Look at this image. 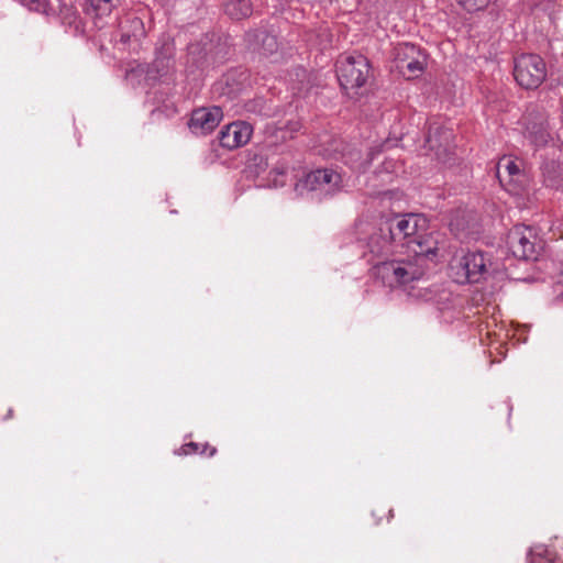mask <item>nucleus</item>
<instances>
[{"instance_id": "nucleus-21", "label": "nucleus", "mask_w": 563, "mask_h": 563, "mask_svg": "<svg viewBox=\"0 0 563 563\" xmlns=\"http://www.w3.org/2000/svg\"><path fill=\"white\" fill-rule=\"evenodd\" d=\"M216 453L217 449L209 443L188 442L183 444L179 449V454L183 455L207 454L208 456H213Z\"/></svg>"}, {"instance_id": "nucleus-16", "label": "nucleus", "mask_w": 563, "mask_h": 563, "mask_svg": "<svg viewBox=\"0 0 563 563\" xmlns=\"http://www.w3.org/2000/svg\"><path fill=\"white\" fill-rule=\"evenodd\" d=\"M367 245L369 253L375 257L387 255L394 247H396L395 242L391 241L388 232L382 231V225L379 227L378 232L371 235Z\"/></svg>"}, {"instance_id": "nucleus-28", "label": "nucleus", "mask_w": 563, "mask_h": 563, "mask_svg": "<svg viewBox=\"0 0 563 563\" xmlns=\"http://www.w3.org/2000/svg\"><path fill=\"white\" fill-rule=\"evenodd\" d=\"M286 172H287V167L285 165H283V166L274 167L271 173H274L277 176H285Z\"/></svg>"}, {"instance_id": "nucleus-2", "label": "nucleus", "mask_w": 563, "mask_h": 563, "mask_svg": "<svg viewBox=\"0 0 563 563\" xmlns=\"http://www.w3.org/2000/svg\"><path fill=\"white\" fill-rule=\"evenodd\" d=\"M428 263L419 258L393 260L373 264L374 276L389 288L406 287L426 275Z\"/></svg>"}, {"instance_id": "nucleus-12", "label": "nucleus", "mask_w": 563, "mask_h": 563, "mask_svg": "<svg viewBox=\"0 0 563 563\" xmlns=\"http://www.w3.org/2000/svg\"><path fill=\"white\" fill-rule=\"evenodd\" d=\"M253 134V126L245 121H235L225 125L219 133L220 145L234 150L249 143Z\"/></svg>"}, {"instance_id": "nucleus-7", "label": "nucleus", "mask_w": 563, "mask_h": 563, "mask_svg": "<svg viewBox=\"0 0 563 563\" xmlns=\"http://www.w3.org/2000/svg\"><path fill=\"white\" fill-rule=\"evenodd\" d=\"M397 69L408 79L421 76L427 66V54L412 43H399L394 48Z\"/></svg>"}, {"instance_id": "nucleus-22", "label": "nucleus", "mask_w": 563, "mask_h": 563, "mask_svg": "<svg viewBox=\"0 0 563 563\" xmlns=\"http://www.w3.org/2000/svg\"><path fill=\"white\" fill-rule=\"evenodd\" d=\"M119 45L121 46L120 49L122 51H129L134 52L135 54L139 53V49L141 47V40L137 33L135 32H124L122 31Z\"/></svg>"}, {"instance_id": "nucleus-3", "label": "nucleus", "mask_w": 563, "mask_h": 563, "mask_svg": "<svg viewBox=\"0 0 563 563\" xmlns=\"http://www.w3.org/2000/svg\"><path fill=\"white\" fill-rule=\"evenodd\" d=\"M371 65L362 54L341 56L336 62V76L344 90L361 88L368 79Z\"/></svg>"}, {"instance_id": "nucleus-24", "label": "nucleus", "mask_w": 563, "mask_h": 563, "mask_svg": "<svg viewBox=\"0 0 563 563\" xmlns=\"http://www.w3.org/2000/svg\"><path fill=\"white\" fill-rule=\"evenodd\" d=\"M137 60L134 59L133 63H129L125 68V79L133 86L137 87L141 84L140 74H139Z\"/></svg>"}, {"instance_id": "nucleus-17", "label": "nucleus", "mask_w": 563, "mask_h": 563, "mask_svg": "<svg viewBox=\"0 0 563 563\" xmlns=\"http://www.w3.org/2000/svg\"><path fill=\"white\" fill-rule=\"evenodd\" d=\"M224 13L232 20H243L252 15L251 0H221Z\"/></svg>"}, {"instance_id": "nucleus-4", "label": "nucleus", "mask_w": 563, "mask_h": 563, "mask_svg": "<svg viewBox=\"0 0 563 563\" xmlns=\"http://www.w3.org/2000/svg\"><path fill=\"white\" fill-rule=\"evenodd\" d=\"M514 77L525 89H537L547 78V65L537 54H521L514 60Z\"/></svg>"}, {"instance_id": "nucleus-8", "label": "nucleus", "mask_w": 563, "mask_h": 563, "mask_svg": "<svg viewBox=\"0 0 563 563\" xmlns=\"http://www.w3.org/2000/svg\"><path fill=\"white\" fill-rule=\"evenodd\" d=\"M509 251L518 260H537L541 250L534 230L526 225H515L507 235Z\"/></svg>"}, {"instance_id": "nucleus-6", "label": "nucleus", "mask_w": 563, "mask_h": 563, "mask_svg": "<svg viewBox=\"0 0 563 563\" xmlns=\"http://www.w3.org/2000/svg\"><path fill=\"white\" fill-rule=\"evenodd\" d=\"M297 187L318 192L322 197H333L343 189L344 184L339 172L332 168H318L306 174Z\"/></svg>"}, {"instance_id": "nucleus-26", "label": "nucleus", "mask_w": 563, "mask_h": 563, "mask_svg": "<svg viewBox=\"0 0 563 563\" xmlns=\"http://www.w3.org/2000/svg\"><path fill=\"white\" fill-rule=\"evenodd\" d=\"M252 162L253 165L257 167V172H264L269 166L267 157H265L263 154L254 155Z\"/></svg>"}, {"instance_id": "nucleus-23", "label": "nucleus", "mask_w": 563, "mask_h": 563, "mask_svg": "<svg viewBox=\"0 0 563 563\" xmlns=\"http://www.w3.org/2000/svg\"><path fill=\"white\" fill-rule=\"evenodd\" d=\"M527 559L529 563H543V561H551L549 550L543 544H538L531 548L528 552Z\"/></svg>"}, {"instance_id": "nucleus-11", "label": "nucleus", "mask_w": 563, "mask_h": 563, "mask_svg": "<svg viewBox=\"0 0 563 563\" xmlns=\"http://www.w3.org/2000/svg\"><path fill=\"white\" fill-rule=\"evenodd\" d=\"M244 41L249 49L265 57L274 55L279 48L276 34L264 27L247 31Z\"/></svg>"}, {"instance_id": "nucleus-18", "label": "nucleus", "mask_w": 563, "mask_h": 563, "mask_svg": "<svg viewBox=\"0 0 563 563\" xmlns=\"http://www.w3.org/2000/svg\"><path fill=\"white\" fill-rule=\"evenodd\" d=\"M120 0H86L85 12L93 20L109 16L118 7Z\"/></svg>"}, {"instance_id": "nucleus-25", "label": "nucleus", "mask_w": 563, "mask_h": 563, "mask_svg": "<svg viewBox=\"0 0 563 563\" xmlns=\"http://www.w3.org/2000/svg\"><path fill=\"white\" fill-rule=\"evenodd\" d=\"M466 11L473 12L485 9L493 0H455Z\"/></svg>"}, {"instance_id": "nucleus-19", "label": "nucleus", "mask_w": 563, "mask_h": 563, "mask_svg": "<svg viewBox=\"0 0 563 563\" xmlns=\"http://www.w3.org/2000/svg\"><path fill=\"white\" fill-rule=\"evenodd\" d=\"M543 183L547 187L558 188L562 181V168L559 163L551 161L542 165Z\"/></svg>"}, {"instance_id": "nucleus-14", "label": "nucleus", "mask_w": 563, "mask_h": 563, "mask_svg": "<svg viewBox=\"0 0 563 563\" xmlns=\"http://www.w3.org/2000/svg\"><path fill=\"white\" fill-rule=\"evenodd\" d=\"M332 152L335 159H341L353 170L363 172L367 168L369 159L363 158L362 152L354 145L344 143L342 140H334Z\"/></svg>"}, {"instance_id": "nucleus-5", "label": "nucleus", "mask_w": 563, "mask_h": 563, "mask_svg": "<svg viewBox=\"0 0 563 563\" xmlns=\"http://www.w3.org/2000/svg\"><path fill=\"white\" fill-rule=\"evenodd\" d=\"M455 283H478L487 272L486 258L482 252H467L453 257L450 264Z\"/></svg>"}, {"instance_id": "nucleus-10", "label": "nucleus", "mask_w": 563, "mask_h": 563, "mask_svg": "<svg viewBox=\"0 0 563 563\" xmlns=\"http://www.w3.org/2000/svg\"><path fill=\"white\" fill-rule=\"evenodd\" d=\"M496 176L500 185L511 195H520L523 189V174L518 164L511 158L501 157L496 166Z\"/></svg>"}, {"instance_id": "nucleus-1", "label": "nucleus", "mask_w": 563, "mask_h": 563, "mask_svg": "<svg viewBox=\"0 0 563 563\" xmlns=\"http://www.w3.org/2000/svg\"><path fill=\"white\" fill-rule=\"evenodd\" d=\"M427 220L422 216L408 213L382 222V231L388 232L396 247H404L413 257L427 262L438 255L439 233H427Z\"/></svg>"}, {"instance_id": "nucleus-27", "label": "nucleus", "mask_w": 563, "mask_h": 563, "mask_svg": "<svg viewBox=\"0 0 563 563\" xmlns=\"http://www.w3.org/2000/svg\"><path fill=\"white\" fill-rule=\"evenodd\" d=\"M417 297H420L422 298L423 300L426 301H431V300H434V292L430 289H424V292L423 294H418Z\"/></svg>"}, {"instance_id": "nucleus-9", "label": "nucleus", "mask_w": 563, "mask_h": 563, "mask_svg": "<svg viewBox=\"0 0 563 563\" xmlns=\"http://www.w3.org/2000/svg\"><path fill=\"white\" fill-rule=\"evenodd\" d=\"M526 136L537 147L544 146L551 139L548 114L543 108L531 106L523 117Z\"/></svg>"}, {"instance_id": "nucleus-13", "label": "nucleus", "mask_w": 563, "mask_h": 563, "mask_svg": "<svg viewBox=\"0 0 563 563\" xmlns=\"http://www.w3.org/2000/svg\"><path fill=\"white\" fill-rule=\"evenodd\" d=\"M222 118L223 112L220 107L196 109L191 113L189 128L196 134H208L219 125Z\"/></svg>"}, {"instance_id": "nucleus-20", "label": "nucleus", "mask_w": 563, "mask_h": 563, "mask_svg": "<svg viewBox=\"0 0 563 563\" xmlns=\"http://www.w3.org/2000/svg\"><path fill=\"white\" fill-rule=\"evenodd\" d=\"M58 18L62 24L74 27L75 31L81 29L79 13L71 3L63 2L59 4Z\"/></svg>"}, {"instance_id": "nucleus-15", "label": "nucleus", "mask_w": 563, "mask_h": 563, "mask_svg": "<svg viewBox=\"0 0 563 563\" xmlns=\"http://www.w3.org/2000/svg\"><path fill=\"white\" fill-rule=\"evenodd\" d=\"M453 141V133L450 129L440 123H430L426 136V146L441 158L449 153Z\"/></svg>"}]
</instances>
